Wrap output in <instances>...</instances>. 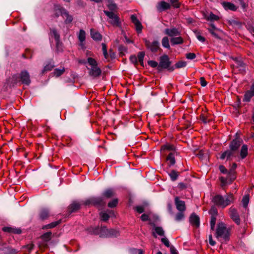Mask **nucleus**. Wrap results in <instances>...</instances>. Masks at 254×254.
I'll list each match as a JSON object with an SVG mask.
<instances>
[{"mask_svg": "<svg viewBox=\"0 0 254 254\" xmlns=\"http://www.w3.org/2000/svg\"><path fill=\"white\" fill-rule=\"evenodd\" d=\"M200 120L203 122V123L206 124L210 122V120L208 119V117L204 115V114H202L199 116Z\"/></svg>", "mask_w": 254, "mask_h": 254, "instance_id": "864d4df0", "label": "nucleus"}, {"mask_svg": "<svg viewBox=\"0 0 254 254\" xmlns=\"http://www.w3.org/2000/svg\"><path fill=\"white\" fill-rule=\"evenodd\" d=\"M221 4L226 10H230L231 11H236L238 9V7L231 2L223 1L221 3Z\"/></svg>", "mask_w": 254, "mask_h": 254, "instance_id": "aec40b11", "label": "nucleus"}, {"mask_svg": "<svg viewBox=\"0 0 254 254\" xmlns=\"http://www.w3.org/2000/svg\"><path fill=\"white\" fill-rule=\"evenodd\" d=\"M2 230L6 233L10 234H20L21 233V230L19 228H16L11 227H4L2 228Z\"/></svg>", "mask_w": 254, "mask_h": 254, "instance_id": "4be33fe9", "label": "nucleus"}, {"mask_svg": "<svg viewBox=\"0 0 254 254\" xmlns=\"http://www.w3.org/2000/svg\"><path fill=\"white\" fill-rule=\"evenodd\" d=\"M135 210L139 213H141L144 212V208L142 206H137L135 208Z\"/></svg>", "mask_w": 254, "mask_h": 254, "instance_id": "69168bd1", "label": "nucleus"}, {"mask_svg": "<svg viewBox=\"0 0 254 254\" xmlns=\"http://www.w3.org/2000/svg\"><path fill=\"white\" fill-rule=\"evenodd\" d=\"M184 217V211H179L176 215L175 220L179 221L183 219Z\"/></svg>", "mask_w": 254, "mask_h": 254, "instance_id": "49530a36", "label": "nucleus"}, {"mask_svg": "<svg viewBox=\"0 0 254 254\" xmlns=\"http://www.w3.org/2000/svg\"><path fill=\"white\" fill-rule=\"evenodd\" d=\"M78 38L80 42V45L83 48L84 47L83 42L85 41L86 38V33L84 30L82 29L80 30Z\"/></svg>", "mask_w": 254, "mask_h": 254, "instance_id": "cd10ccee", "label": "nucleus"}, {"mask_svg": "<svg viewBox=\"0 0 254 254\" xmlns=\"http://www.w3.org/2000/svg\"><path fill=\"white\" fill-rule=\"evenodd\" d=\"M104 12L109 18L111 19L112 20L115 19V20H111L110 21V23L112 25L117 27H120L121 26L120 18L117 14H115L112 11H109L107 10H104Z\"/></svg>", "mask_w": 254, "mask_h": 254, "instance_id": "1a4fd4ad", "label": "nucleus"}, {"mask_svg": "<svg viewBox=\"0 0 254 254\" xmlns=\"http://www.w3.org/2000/svg\"><path fill=\"white\" fill-rule=\"evenodd\" d=\"M49 34L53 36L56 41L60 40V35L57 31V30L55 28H50V33Z\"/></svg>", "mask_w": 254, "mask_h": 254, "instance_id": "2f4dec72", "label": "nucleus"}, {"mask_svg": "<svg viewBox=\"0 0 254 254\" xmlns=\"http://www.w3.org/2000/svg\"><path fill=\"white\" fill-rule=\"evenodd\" d=\"M170 42L172 45L182 44L184 43V40L181 37L179 36L172 38Z\"/></svg>", "mask_w": 254, "mask_h": 254, "instance_id": "473e14b6", "label": "nucleus"}, {"mask_svg": "<svg viewBox=\"0 0 254 254\" xmlns=\"http://www.w3.org/2000/svg\"><path fill=\"white\" fill-rule=\"evenodd\" d=\"M158 10L161 11L163 10L169 9L170 8V5L169 3L164 1H162L158 3L157 7Z\"/></svg>", "mask_w": 254, "mask_h": 254, "instance_id": "bb28decb", "label": "nucleus"}, {"mask_svg": "<svg viewBox=\"0 0 254 254\" xmlns=\"http://www.w3.org/2000/svg\"><path fill=\"white\" fill-rule=\"evenodd\" d=\"M0 251H2L4 254H17L18 252L5 243L0 244Z\"/></svg>", "mask_w": 254, "mask_h": 254, "instance_id": "4468645a", "label": "nucleus"}, {"mask_svg": "<svg viewBox=\"0 0 254 254\" xmlns=\"http://www.w3.org/2000/svg\"><path fill=\"white\" fill-rule=\"evenodd\" d=\"M234 200L235 198L233 194L230 193L225 195V197L220 194L216 195L213 197L212 202L217 206L224 208L233 203Z\"/></svg>", "mask_w": 254, "mask_h": 254, "instance_id": "f03ea898", "label": "nucleus"}, {"mask_svg": "<svg viewBox=\"0 0 254 254\" xmlns=\"http://www.w3.org/2000/svg\"><path fill=\"white\" fill-rule=\"evenodd\" d=\"M219 19L220 18L218 15L214 14L212 12L210 13L207 18L208 20H210L211 21H218Z\"/></svg>", "mask_w": 254, "mask_h": 254, "instance_id": "de8ad7c7", "label": "nucleus"}, {"mask_svg": "<svg viewBox=\"0 0 254 254\" xmlns=\"http://www.w3.org/2000/svg\"><path fill=\"white\" fill-rule=\"evenodd\" d=\"M39 218L41 220L44 221L49 217V211L46 208L42 209L39 214Z\"/></svg>", "mask_w": 254, "mask_h": 254, "instance_id": "b1692460", "label": "nucleus"}, {"mask_svg": "<svg viewBox=\"0 0 254 254\" xmlns=\"http://www.w3.org/2000/svg\"><path fill=\"white\" fill-rule=\"evenodd\" d=\"M163 69H167L169 71H173L175 69L173 66H171V62L167 55H163L159 58V65L157 67L158 71Z\"/></svg>", "mask_w": 254, "mask_h": 254, "instance_id": "423d86ee", "label": "nucleus"}, {"mask_svg": "<svg viewBox=\"0 0 254 254\" xmlns=\"http://www.w3.org/2000/svg\"><path fill=\"white\" fill-rule=\"evenodd\" d=\"M115 195V192L114 190L112 189H108L105 190L102 193V197L106 198H111L113 197Z\"/></svg>", "mask_w": 254, "mask_h": 254, "instance_id": "393cba45", "label": "nucleus"}, {"mask_svg": "<svg viewBox=\"0 0 254 254\" xmlns=\"http://www.w3.org/2000/svg\"><path fill=\"white\" fill-rule=\"evenodd\" d=\"M57 10H59L63 17L65 19L64 22L65 24H69L72 22L73 20L72 16L69 15L68 11L64 8L59 7L58 8Z\"/></svg>", "mask_w": 254, "mask_h": 254, "instance_id": "ddd939ff", "label": "nucleus"}, {"mask_svg": "<svg viewBox=\"0 0 254 254\" xmlns=\"http://www.w3.org/2000/svg\"><path fill=\"white\" fill-rule=\"evenodd\" d=\"M225 151L226 153L227 159L230 158L231 157L235 156V153L236 151L232 150L231 149H230V150H227Z\"/></svg>", "mask_w": 254, "mask_h": 254, "instance_id": "13d9d810", "label": "nucleus"}, {"mask_svg": "<svg viewBox=\"0 0 254 254\" xmlns=\"http://www.w3.org/2000/svg\"><path fill=\"white\" fill-rule=\"evenodd\" d=\"M19 81L21 84L28 86L31 83L30 76L29 72L26 70H21L19 74H18Z\"/></svg>", "mask_w": 254, "mask_h": 254, "instance_id": "0eeeda50", "label": "nucleus"}, {"mask_svg": "<svg viewBox=\"0 0 254 254\" xmlns=\"http://www.w3.org/2000/svg\"><path fill=\"white\" fill-rule=\"evenodd\" d=\"M162 45L164 47L168 49H170V46L169 42V39L167 37H164L162 40Z\"/></svg>", "mask_w": 254, "mask_h": 254, "instance_id": "a19ab883", "label": "nucleus"}, {"mask_svg": "<svg viewBox=\"0 0 254 254\" xmlns=\"http://www.w3.org/2000/svg\"><path fill=\"white\" fill-rule=\"evenodd\" d=\"M194 32L195 34L197 39L199 41H200V42H201L202 43H204L205 41V40H206L205 38L200 35V32L199 31L196 30V31H194Z\"/></svg>", "mask_w": 254, "mask_h": 254, "instance_id": "8fccbe9b", "label": "nucleus"}, {"mask_svg": "<svg viewBox=\"0 0 254 254\" xmlns=\"http://www.w3.org/2000/svg\"><path fill=\"white\" fill-rule=\"evenodd\" d=\"M231 235V229L227 228L224 222H219L216 230V238L222 243H227L230 239Z\"/></svg>", "mask_w": 254, "mask_h": 254, "instance_id": "f257e3e1", "label": "nucleus"}, {"mask_svg": "<svg viewBox=\"0 0 254 254\" xmlns=\"http://www.w3.org/2000/svg\"><path fill=\"white\" fill-rule=\"evenodd\" d=\"M175 149H176V148L174 145L167 143V144H164L161 146V151H165L166 150L175 151Z\"/></svg>", "mask_w": 254, "mask_h": 254, "instance_id": "72a5a7b5", "label": "nucleus"}, {"mask_svg": "<svg viewBox=\"0 0 254 254\" xmlns=\"http://www.w3.org/2000/svg\"><path fill=\"white\" fill-rule=\"evenodd\" d=\"M131 22L134 24L135 26V29L137 33H140L142 32L143 27L141 22L137 18L135 15L132 14L130 16Z\"/></svg>", "mask_w": 254, "mask_h": 254, "instance_id": "f3484780", "label": "nucleus"}, {"mask_svg": "<svg viewBox=\"0 0 254 254\" xmlns=\"http://www.w3.org/2000/svg\"><path fill=\"white\" fill-rule=\"evenodd\" d=\"M87 62L91 65V68H88L89 70V74L92 76L93 78H97L99 77L102 73V70L98 66L97 61L92 58H88L87 59Z\"/></svg>", "mask_w": 254, "mask_h": 254, "instance_id": "20e7f679", "label": "nucleus"}, {"mask_svg": "<svg viewBox=\"0 0 254 254\" xmlns=\"http://www.w3.org/2000/svg\"><path fill=\"white\" fill-rule=\"evenodd\" d=\"M242 142V140L240 137H236L233 139L230 143L229 147L232 150L236 151L240 147Z\"/></svg>", "mask_w": 254, "mask_h": 254, "instance_id": "a211bd4d", "label": "nucleus"}, {"mask_svg": "<svg viewBox=\"0 0 254 254\" xmlns=\"http://www.w3.org/2000/svg\"><path fill=\"white\" fill-rule=\"evenodd\" d=\"M118 201H119L118 198L113 199L108 203V206L110 208L115 207L117 205Z\"/></svg>", "mask_w": 254, "mask_h": 254, "instance_id": "09e8293b", "label": "nucleus"}, {"mask_svg": "<svg viewBox=\"0 0 254 254\" xmlns=\"http://www.w3.org/2000/svg\"><path fill=\"white\" fill-rule=\"evenodd\" d=\"M83 204L77 201H73L67 208V215L68 216L71 213L77 212L81 209V205Z\"/></svg>", "mask_w": 254, "mask_h": 254, "instance_id": "9b49d317", "label": "nucleus"}, {"mask_svg": "<svg viewBox=\"0 0 254 254\" xmlns=\"http://www.w3.org/2000/svg\"><path fill=\"white\" fill-rule=\"evenodd\" d=\"M52 233L51 232H46L41 236V238L45 242L49 241L52 238Z\"/></svg>", "mask_w": 254, "mask_h": 254, "instance_id": "e433bc0d", "label": "nucleus"}, {"mask_svg": "<svg viewBox=\"0 0 254 254\" xmlns=\"http://www.w3.org/2000/svg\"><path fill=\"white\" fill-rule=\"evenodd\" d=\"M65 70H64V68H63V69H58V68H56L55 70H54V74L57 76V77H59L60 76H61V75H62L64 72Z\"/></svg>", "mask_w": 254, "mask_h": 254, "instance_id": "5fc2aeb1", "label": "nucleus"}, {"mask_svg": "<svg viewBox=\"0 0 254 254\" xmlns=\"http://www.w3.org/2000/svg\"><path fill=\"white\" fill-rule=\"evenodd\" d=\"M217 219V216H211V219H210V228L211 230L213 231L215 229L216 221Z\"/></svg>", "mask_w": 254, "mask_h": 254, "instance_id": "a18cd8bd", "label": "nucleus"}, {"mask_svg": "<svg viewBox=\"0 0 254 254\" xmlns=\"http://www.w3.org/2000/svg\"><path fill=\"white\" fill-rule=\"evenodd\" d=\"M228 23L229 25L232 26H240L241 25V22L235 19H231L229 20Z\"/></svg>", "mask_w": 254, "mask_h": 254, "instance_id": "37998d69", "label": "nucleus"}, {"mask_svg": "<svg viewBox=\"0 0 254 254\" xmlns=\"http://www.w3.org/2000/svg\"><path fill=\"white\" fill-rule=\"evenodd\" d=\"M253 97H254V82L250 87L249 90L246 91L244 95V102H250Z\"/></svg>", "mask_w": 254, "mask_h": 254, "instance_id": "f8f14e48", "label": "nucleus"}, {"mask_svg": "<svg viewBox=\"0 0 254 254\" xmlns=\"http://www.w3.org/2000/svg\"><path fill=\"white\" fill-rule=\"evenodd\" d=\"M145 56L144 52H139L137 54V61L140 63V65L143 66V59Z\"/></svg>", "mask_w": 254, "mask_h": 254, "instance_id": "4c0bfd02", "label": "nucleus"}, {"mask_svg": "<svg viewBox=\"0 0 254 254\" xmlns=\"http://www.w3.org/2000/svg\"><path fill=\"white\" fill-rule=\"evenodd\" d=\"M19 82L18 74H14L6 79V83L9 87H13Z\"/></svg>", "mask_w": 254, "mask_h": 254, "instance_id": "2eb2a0df", "label": "nucleus"}, {"mask_svg": "<svg viewBox=\"0 0 254 254\" xmlns=\"http://www.w3.org/2000/svg\"><path fill=\"white\" fill-rule=\"evenodd\" d=\"M108 233L111 236L117 237L119 236V232L114 229H110L108 230Z\"/></svg>", "mask_w": 254, "mask_h": 254, "instance_id": "bf43d9fd", "label": "nucleus"}, {"mask_svg": "<svg viewBox=\"0 0 254 254\" xmlns=\"http://www.w3.org/2000/svg\"><path fill=\"white\" fill-rule=\"evenodd\" d=\"M229 214L231 219L237 225H240L241 224V219L237 209L231 206L229 210Z\"/></svg>", "mask_w": 254, "mask_h": 254, "instance_id": "6e6552de", "label": "nucleus"}, {"mask_svg": "<svg viewBox=\"0 0 254 254\" xmlns=\"http://www.w3.org/2000/svg\"><path fill=\"white\" fill-rule=\"evenodd\" d=\"M180 174V172L175 170H172L169 173H168V175L170 177L171 181L173 182H174L178 179Z\"/></svg>", "mask_w": 254, "mask_h": 254, "instance_id": "c756f323", "label": "nucleus"}, {"mask_svg": "<svg viewBox=\"0 0 254 254\" xmlns=\"http://www.w3.org/2000/svg\"><path fill=\"white\" fill-rule=\"evenodd\" d=\"M172 6L175 8H178L180 7L181 3L178 0H170Z\"/></svg>", "mask_w": 254, "mask_h": 254, "instance_id": "6e6d98bb", "label": "nucleus"}, {"mask_svg": "<svg viewBox=\"0 0 254 254\" xmlns=\"http://www.w3.org/2000/svg\"><path fill=\"white\" fill-rule=\"evenodd\" d=\"M148 64L152 67H158L159 64L155 61H148L147 62Z\"/></svg>", "mask_w": 254, "mask_h": 254, "instance_id": "680f3d73", "label": "nucleus"}, {"mask_svg": "<svg viewBox=\"0 0 254 254\" xmlns=\"http://www.w3.org/2000/svg\"><path fill=\"white\" fill-rule=\"evenodd\" d=\"M156 234L160 236H164V231L161 227L157 226L154 227V231L152 232V235L154 238H156Z\"/></svg>", "mask_w": 254, "mask_h": 254, "instance_id": "a878e982", "label": "nucleus"}, {"mask_svg": "<svg viewBox=\"0 0 254 254\" xmlns=\"http://www.w3.org/2000/svg\"><path fill=\"white\" fill-rule=\"evenodd\" d=\"M61 223V220H59L58 221L53 222L49 224L44 225L42 227V229H51L56 227L57 226H58L59 224H60Z\"/></svg>", "mask_w": 254, "mask_h": 254, "instance_id": "f704fd0d", "label": "nucleus"}, {"mask_svg": "<svg viewBox=\"0 0 254 254\" xmlns=\"http://www.w3.org/2000/svg\"><path fill=\"white\" fill-rule=\"evenodd\" d=\"M166 160L169 162L170 166L174 165L176 163L175 158V152H170L167 156Z\"/></svg>", "mask_w": 254, "mask_h": 254, "instance_id": "c85d7f7f", "label": "nucleus"}, {"mask_svg": "<svg viewBox=\"0 0 254 254\" xmlns=\"http://www.w3.org/2000/svg\"><path fill=\"white\" fill-rule=\"evenodd\" d=\"M175 204L177 209L179 211H185L186 210V207L185 201L180 200L178 196L175 198Z\"/></svg>", "mask_w": 254, "mask_h": 254, "instance_id": "6ab92c4d", "label": "nucleus"}, {"mask_svg": "<svg viewBox=\"0 0 254 254\" xmlns=\"http://www.w3.org/2000/svg\"><path fill=\"white\" fill-rule=\"evenodd\" d=\"M165 33L170 37H174L179 35L180 34V32L176 28H173L172 29H166L165 30Z\"/></svg>", "mask_w": 254, "mask_h": 254, "instance_id": "5701e85b", "label": "nucleus"}, {"mask_svg": "<svg viewBox=\"0 0 254 254\" xmlns=\"http://www.w3.org/2000/svg\"><path fill=\"white\" fill-rule=\"evenodd\" d=\"M102 229V228H101L99 227L93 228H92V230L91 231V232L92 234H93L94 235H99L101 233Z\"/></svg>", "mask_w": 254, "mask_h": 254, "instance_id": "4d7b16f0", "label": "nucleus"}, {"mask_svg": "<svg viewBox=\"0 0 254 254\" xmlns=\"http://www.w3.org/2000/svg\"><path fill=\"white\" fill-rule=\"evenodd\" d=\"M100 216L102 221L106 222L110 218V215L105 212H101L100 213Z\"/></svg>", "mask_w": 254, "mask_h": 254, "instance_id": "79ce46f5", "label": "nucleus"}, {"mask_svg": "<svg viewBox=\"0 0 254 254\" xmlns=\"http://www.w3.org/2000/svg\"><path fill=\"white\" fill-rule=\"evenodd\" d=\"M54 65L52 62H48L44 67L42 70V74H44L45 73L51 71L54 67Z\"/></svg>", "mask_w": 254, "mask_h": 254, "instance_id": "7c9ffc66", "label": "nucleus"}, {"mask_svg": "<svg viewBox=\"0 0 254 254\" xmlns=\"http://www.w3.org/2000/svg\"><path fill=\"white\" fill-rule=\"evenodd\" d=\"M219 168V170L220 171V172L222 173H223L224 174H227V177H228L229 171L224 166L220 165Z\"/></svg>", "mask_w": 254, "mask_h": 254, "instance_id": "e2e57ef3", "label": "nucleus"}, {"mask_svg": "<svg viewBox=\"0 0 254 254\" xmlns=\"http://www.w3.org/2000/svg\"><path fill=\"white\" fill-rule=\"evenodd\" d=\"M237 167L236 163H233L231 169L229 171L228 177H221L219 180L222 184V186H225L227 184H231L236 178L235 170Z\"/></svg>", "mask_w": 254, "mask_h": 254, "instance_id": "39448f33", "label": "nucleus"}, {"mask_svg": "<svg viewBox=\"0 0 254 254\" xmlns=\"http://www.w3.org/2000/svg\"><path fill=\"white\" fill-rule=\"evenodd\" d=\"M196 57V55L194 53H189L186 54V58L188 59L193 60L195 59Z\"/></svg>", "mask_w": 254, "mask_h": 254, "instance_id": "0e129e2a", "label": "nucleus"}, {"mask_svg": "<svg viewBox=\"0 0 254 254\" xmlns=\"http://www.w3.org/2000/svg\"><path fill=\"white\" fill-rule=\"evenodd\" d=\"M90 35L91 38L96 41H100L102 39V35L93 28L90 29Z\"/></svg>", "mask_w": 254, "mask_h": 254, "instance_id": "412c9836", "label": "nucleus"}, {"mask_svg": "<svg viewBox=\"0 0 254 254\" xmlns=\"http://www.w3.org/2000/svg\"><path fill=\"white\" fill-rule=\"evenodd\" d=\"M186 64L187 63L186 62L181 61L176 63L175 64V66L177 68H180L186 66Z\"/></svg>", "mask_w": 254, "mask_h": 254, "instance_id": "603ef678", "label": "nucleus"}, {"mask_svg": "<svg viewBox=\"0 0 254 254\" xmlns=\"http://www.w3.org/2000/svg\"><path fill=\"white\" fill-rule=\"evenodd\" d=\"M129 60L135 65L138 64L137 58L135 55H131L129 58Z\"/></svg>", "mask_w": 254, "mask_h": 254, "instance_id": "052dcab7", "label": "nucleus"}, {"mask_svg": "<svg viewBox=\"0 0 254 254\" xmlns=\"http://www.w3.org/2000/svg\"><path fill=\"white\" fill-rule=\"evenodd\" d=\"M248 155V147L247 145H243L240 151V156L242 159L245 158Z\"/></svg>", "mask_w": 254, "mask_h": 254, "instance_id": "c9c22d12", "label": "nucleus"}, {"mask_svg": "<svg viewBox=\"0 0 254 254\" xmlns=\"http://www.w3.org/2000/svg\"><path fill=\"white\" fill-rule=\"evenodd\" d=\"M145 47L152 53H156L158 50H161L159 47V43L157 41H154L150 42L149 41L144 39Z\"/></svg>", "mask_w": 254, "mask_h": 254, "instance_id": "9d476101", "label": "nucleus"}, {"mask_svg": "<svg viewBox=\"0 0 254 254\" xmlns=\"http://www.w3.org/2000/svg\"><path fill=\"white\" fill-rule=\"evenodd\" d=\"M189 222L191 226L198 228L200 226V218L195 213L191 214L189 217Z\"/></svg>", "mask_w": 254, "mask_h": 254, "instance_id": "dca6fc26", "label": "nucleus"}, {"mask_svg": "<svg viewBox=\"0 0 254 254\" xmlns=\"http://www.w3.org/2000/svg\"><path fill=\"white\" fill-rule=\"evenodd\" d=\"M162 243L167 247H170V243L168 240L166 238H162L161 240Z\"/></svg>", "mask_w": 254, "mask_h": 254, "instance_id": "338daca9", "label": "nucleus"}, {"mask_svg": "<svg viewBox=\"0 0 254 254\" xmlns=\"http://www.w3.org/2000/svg\"><path fill=\"white\" fill-rule=\"evenodd\" d=\"M209 213L211 215V216H217L218 215V210L215 206H213L211 207L209 210Z\"/></svg>", "mask_w": 254, "mask_h": 254, "instance_id": "c03bdc74", "label": "nucleus"}, {"mask_svg": "<svg viewBox=\"0 0 254 254\" xmlns=\"http://www.w3.org/2000/svg\"><path fill=\"white\" fill-rule=\"evenodd\" d=\"M56 51L57 52H63V43L61 42L60 40L58 41H56Z\"/></svg>", "mask_w": 254, "mask_h": 254, "instance_id": "ea45409f", "label": "nucleus"}, {"mask_svg": "<svg viewBox=\"0 0 254 254\" xmlns=\"http://www.w3.org/2000/svg\"><path fill=\"white\" fill-rule=\"evenodd\" d=\"M240 4H241L243 10L246 11L248 7V2H245L244 0H238Z\"/></svg>", "mask_w": 254, "mask_h": 254, "instance_id": "3c124183", "label": "nucleus"}, {"mask_svg": "<svg viewBox=\"0 0 254 254\" xmlns=\"http://www.w3.org/2000/svg\"><path fill=\"white\" fill-rule=\"evenodd\" d=\"M250 200V196L249 194L245 195L242 199V203L243 207L246 208L248 205L249 202Z\"/></svg>", "mask_w": 254, "mask_h": 254, "instance_id": "58836bf2", "label": "nucleus"}, {"mask_svg": "<svg viewBox=\"0 0 254 254\" xmlns=\"http://www.w3.org/2000/svg\"><path fill=\"white\" fill-rule=\"evenodd\" d=\"M200 84H201V86H202V87L206 86L207 84V82L206 81V80L204 77H201L200 78Z\"/></svg>", "mask_w": 254, "mask_h": 254, "instance_id": "774afa93", "label": "nucleus"}, {"mask_svg": "<svg viewBox=\"0 0 254 254\" xmlns=\"http://www.w3.org/2000/svg\"><path fill=\"white\" fill-rule=\"evenodd\" d=\"M83 204L85 206H93L100 210L103 209L106 204V202L101 196L91 197L83 201Z\"/></svg>", "mask_w": 254, "mask_h": 254, "instance_id": "7ed1b4c3", "label": "nucleus"}]
</instances>
